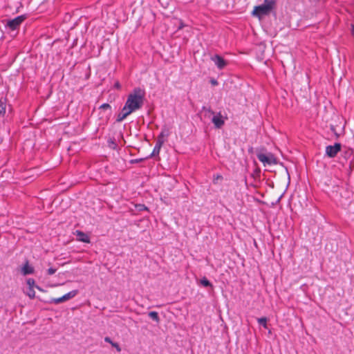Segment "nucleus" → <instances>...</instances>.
Listing matches in <instances>:
<instances>
[{"label":"nucleus","instance_id":"obj_20","mask_svg":"<svg viewBox=\"0 0 354 354\" xmlns=\"http://www.w3.org/2000/svg\"><path fill=\"white\" fill-rule=\"evenodd\" d=\"M168 133L165 131H162L158 137V139H162L165 136H167Z\"/></svg>","mask_w":354,"mask_h":354},{"label":"nucleus","instance_id":"obj_18","mask_svg":"<svg viewBox=\"0 0 354 354\" xmlns=\"http://www.w3.org/2000/svg\"><path fill=\"white\" fill-rule=\"evenodd\" d=\"M64 301H65L64 300L63 297H58V298L52 299L50 301V303L57 304H60Z\"/></svg>","mask_w":354,"mask_h":354},{"label":"nucleus","instance_id":"obj_12","mask_svg":"<svg viewBox=\"0 0 354 354\" xmlns=\"http://www.w3.org/2000/svg\"><path fill=\"white\" fill-rule=\"evenodd\" d=\"M6 109V100L5 98L0 99V116H3Z\"/></svg>","mask_w":354,"mask_h":354},{"label":"nucleus","instance_id":"obj_26","mask_svg":"<svg viewBox=\"0 0 354 354\" xmlns=\"http://www.w3.org/2000/svg\"><path fill=\"white\" fill-rule=\"evenodd\" d=\"M104 341L107 343H109L111 345L112 344V343L113 342L111 339L109 337H106L104 338Z\"/></svg>","mask_w":354,"mask_h":354},{"label":"nucleus","instance_id":"obj_2","mask_svg":"<svg viewBox=\"0 0 354 354\" xmlns=\"http://www.w3.org/2000/svg\"><path fill=\"white\" fill-rule=\"evenodd\" d=\"M275 5V0H264L262 4L254 8L252 14L253 16L261 19L263 16L269 15L274 8Z\"/></svg>","mask_w":354,"mask_h":354},{"label":"nucleus","instance_id":"obj_9","mask_svg":"<svg viewBox=\"0 0 354 354\" xmlns=\"http://www.w3.org/2000/svg\"><path fill=\"white\" fill-rule=\"evenodd\" d=\"M163 143H164V140L157 139V141H156L155 147L153 149V151L149 156L150 158L159 154L160 149H161Z\"/></svg>","mask_w":354,"mask_h":354},{"label":"nucleus","instance_id":"obj_22","mask_svg":"<svg viewBox=\"0 0 354 354\" xmlns=\"http://www.w3.org/2000/svg\"><path fill=\"white\" fill-rule=\"evenodd\" d=\"M100 109H111V106L107 104V103H104V104H102L100 106Z\"/></svg>","mask_w":354,"mask_h":354},{"label":"nucleus","instance_id":"obj_11","mask_svg":"<svg viewBox=\"0 0 354 354\" xmlns=\"http://www.w3.org/2000/svg\"><path fill=\"white\" fill-rule=\"evenodd\" d=\"M130 114H131V113L127 109L125 110V107L123 106L121 112L117 116L116 121L118 122H120L123 121Z\"/></svg>","mask_w":354,"mask_h":354},{"label":"nucleus","instance_id":"obj_15","mask_svg":"<svg viewBox=\"0 0 354 354\" xmlns=\"http://www.w3.org/2000/svg\"><path fill=\"white\" fill-rule=\"evenodd\" d=\"M258 323L261 325L264 328H268L266 317H261L257 319Z\"/></svg>","mask_w":354,"mask_h":354},{"label":"nucleus","instance_id":"obj_3","mask_svg":"<svg viewBox=\"0 0 354 354\" xmlns=\"http://www.w3.org/2000/svg\"><path fill=\"white\" fill-rule=\"evenodd\" d=\"M257 156L258 160L261 162L264 166L273 165L277 163L276 158L271 153H258Z\"/></svg>","mask_w":354,"mask_h":354},{"label":"nucleus","instance_id":"obj_16","mask_svg":"<svg viewBox=\"0 0 354 354\" xmlns=\"http://www.w3.org/2000/svg\"><path fill=\"white\" fill-rule=\"evenodd\" d=\"M201 284L202 286H203L204 287L212 286V283H210V281L207 278H205V277H203L201 280Z\"/></svg>","mask_w":354,"mask_h":354},{"label":"nucleus","instance_id":"obj_30","mask_svg":"<svg viewBox=\"0 0 354 354\" xmlns=\"http://www.w3.org/2000/svg\"><path fill=\"white\" fill-rule=\"evenodd\" d=\"M211 83L213 84V85H216L218 84L217 81L216 80H211Z\"/></svg>","mask_w":354,"mask_h":354},{"label":"nucleus","instance_id":"obj_28","mask_svg":"<svg viewBox=\"0 0 354 354\" xmlns=\"http://www.w3.org/2000/svg\"><path fill=\"white\" fill-rule=\"evenodd\" d=\"M142 160V158H140V159H135V160H131V162H140Z\"/></svg>","mask_w":354,"mask_h":354},{"label":"nucleus","instance_id":"obj_24","mask_svg":"<svg viewBox=\"0 0 354 354\" xmlns=\"http://www.w3.org/2000/svg\"><path fill=\"white\" fill-rule=\"evenodd\" d=\"M350 32L351 35L354 39V24H351Z\"/></svg>","mask_w":354,"mask_h":354},{"label":"nucleus","instance_id":"obj_23","mask_svg":"<svg viewBox=\"0 0 354 354\" xmlns=\"http://www.w3.org/2000/svg\"><path fill=\"white\" fill-rule=\"evenodd\" d=\"M55 272H56V269L53 268H48V270H47V272H48V274L49 275H52V274H55Z\"/></svg>","mask_w":354,"mask_h":354},{"label":"nucleus","instance_id":"obj_1","mask_svg":"<svg viewBox=\"0 0 354 354\" xmlns=\"http://www.w3.org/2000/svg\"><path fill=\"white\" fill-rule=\"evenodd\" d=\"M145 92L140 88H135L127 96L124 105L125 110H129L131 113L140 109L144 104Z\"/></svg>","mask_w":354,"mask_h":354},{"label":"nucleus","instance_id":"obj_27","mask_svg":"<svg viewBox=\"0 0 354 354\" xmlns=\"http://www.w3.org/2000/svg\"><path fill=\"white\" fill-rule=\"evenodd\" d=\"M114 86H115L116 88L120 89V84L118 82H117L115 84Z\"/></svg>","mask_w":354,"mask_h":354},{"label":"nucleus","instance_id":"obj_19","mask_svg":"<svg viewBox=\"0 0 354 354\" xmlns=\"http://www.w3.org/2000/svg\"><path fill=\"white\" fill-rule=\"evenodd\" d=\"M27 284L28 285V288H33L35 283V281L33 279L29 278L26 281Z\"/></svg>","mask_w":354,"mask_h":354},{"label":"nucleus","instance_id":"obj_10","mask_svg":"<svg viewBox=\"0 0 354 354\" xmlns=\"http://www.w3.org/2000/svg\"><path fill=\"white\" fill-rule=\"evenodd\" d=\"M75 234L77 235L78 241H82L83 243H89L90 242L89 236L84 232L80 231V230H77Z\"/></svg>","mask_w":354,"mask_h":354},{"label":"nucleus","instance_id":"obj_13","mask_svg":"<svg viewBox=\"0 0 354 354\" xmlns=\"http://www.w3.org/2000/svg\"><path fill=\"white\" fill-rule=\"evenodd\" d=\"M78 291L77 290H73L72 291L68 292V293L63 295V299L64 301H67L70 299L73 298L77 294Z\"/></svg>","mask_w":354,"mask_h":354},{"label":"nucleus","instance_id":"obj_25","mask_svg":"<svg viewBox=\"0 0 354 354\" xmlns=\"http://www.w3.org/2000/svg\"><path fill=\"white\" fill-rule=\"evenodd\" d=\"M184 27H185V24L183 23V21L182 20H180V24H179V26H178V30H181L183 29Z\"/></svg>","mask_w":354,"mask_h":354},{"label":"nucleus","instance_id":"obj_5","mask_svg":"<svg viewBox=\"0 0 354 354\" xmlns=\"http://www.w3.org/2000/svg\"><path fill=\"white\" fill-rule=\"evenodd\" d=\"M341 144L335 143L334 145H328L326 147V154L330 158H334L341 150Z\"/></svg>","mask_w":354,"mask_h":354},{"label":"nucleus","instance_id":"obj_6","mask_svg":"<svg viewBox=\"0 0 354 354\" xmlns=\"http://www.w3.org/2000/svg\"><path fill=\"white\" fill-rule=\"evenodd\" d=\"M226 119V116L224 117L221 112H218L213 116L212 122L216 128L220 129L224 125Z\"/></svg>","mask_w":354,"mask_h":354},{"label":"nucleus","instance_id":"obj_29","mask_svg":"<svg viewBox=\"0 0 354 354\" xmlns=\"http://www.w3.org/2000/svg\"><path fill=\"white\" fill-rule=\"evenodd\" d=\"M221 178H222V176L221 175H217L216 177L214 178V182L215 183V181L216 180L221 179Z\"/></svg>","mask_w":354,"mask_h":354},{"label":"nucleus","instance_id":"obj_21","mask_svg":"<svg viewBox=\"0 0 354 354\" xmlns=\"http://www.w3.org/2000/svg\"><path fill=\"white\" fill-rule=\"evenodd\" d=\"M111 346L115 348L118 352H120L121 351V348H120V346H119V344L118 343L113 342L112 343Z\"/></svg>","mask_w":354,"mask_h":354},{"label":"nucleus","instance_id":"obj_17","mask_svg":"<svg viewBox=\"0 0 354 354\" xmlns=\"http://www.w3.org/2000/svg\"><path fill=\"white\" fill-rule=\"evenodd\" d=\"M26 295L30 298L33 299L35 297V292L33 289V288H28V290L26 292Z\"/></svg>","mask_w":354,"mask_h":354},{"label":"nucleus","instance_id":"obj_8","mask_svg":"<svg viewBox=\"0 0 354 354\" xmlns=\"http://www.w3.org/2000/svg\"><path fill=\"white\" fill-rule=\"evenodd\" d=\"M35 272V269L33 266L30 265L28 261H26L22 267L21 268V273L24 275H28L33 274Z\"/></svg>","mask_w":354,"mask_h":354},{"label":"nucleus","instance_id":"obj_7","mask_svg":"<svg viewBox=\"0 0 354 354\" xmlns=\"http://www.w3.org/2000/svg\"><path fill=\"white\" fill-rule=\"evenodd\" d=\"M217 68L220 70L224 68L227 65V62L220 55H215L211 57Z\"/></svg>","mask_w":354,"mask_h":354},{"label":"nucleus","instance_id":"obj_4","mask_svg":"<svg viewBox=\"0 0 354 354\" xmlns=\"http://www.w3.org/2000/svg\"><path fill=\"white\" fill-rule=\"evenodd\" d=\"M25 19L26 17L24 15L17 16L15 19L9 20L7 22L6 26L12 30H17Z\"/></svg>","mask_w":354,"mask_h":354},{"label":"nucleus","instance_id":"obj_14","mask_svg":"<svg viewBox=\"0 0 354 354\" xmlns=\"http://www.w3.org/2000/svg\"><path fill=\"white\" fill-rule=\"evenodd\" d=\"M149 317L156 322H159V316L157 312L151 311L149 313Z\"/></svg>","mask_w":354,"mask_h":354}]
</instances>
